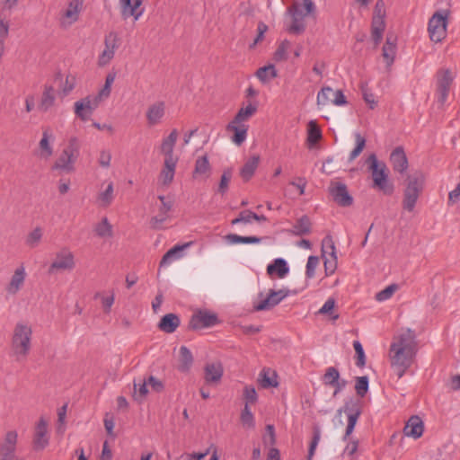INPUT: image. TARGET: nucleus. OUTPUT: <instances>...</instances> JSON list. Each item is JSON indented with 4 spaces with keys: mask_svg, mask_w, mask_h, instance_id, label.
<instances>
[{
    "mask_svg": "<svg viewBox=\"0 0 460 460\" xmlns=\"http://www.w3.org/2000/svg\"><path fill=\"white\" fill-rule=\"evenodd\" d=\"M418 352L416 335L411 329L402 330L394 337L390 346L391 366L398 378L403 376L414 362Z\"/></svg>",
    "mask_w": 460,
    "mask_h": 460,
    "instance_id": "1",
    "label": "nucleus"
},
{
    "mask_svg": "<svg viewBox=\"0 0 460 460\" xmlns=\"http://www.w3.org/2000/svg\"><path fill=\"white\" fill-rule=\"evenodd\" d=\"M32 328L29 323L18 322L13 331L12 351L17 360H24L31 349Z\"/></svg>",
    "mask_w": 460,
    "mask_h": 460,
    "instance_id": "2",
    "label": "nucleus"
},
{
    "mask_svg": "<svg viewBox=\"0 0 460 460\" xmlns=\"http://www.w3.org/2000/svg\"><path fill=\"white\" fill-rule=\"evenodd\" d=\"M367 164L371 172L373 181V188L377 189L384 194L391 195L394 192V185L389 182L388 168L384 162L377 159L375 154H371L367 159Z\"/></svg>",
    "mask_w": 460,
    "mask_h": 460,
    "instance_id": "3",
    "label": "nucleus"
},
{
    "mask_svg": "<svg viewBox=\"0 0 460 460\" xmlns=\"http://www.w3.org/2000/svg\"><path fill=\"white\" fill-rule=\"evenodd\" d=\"M80 155V146L76 137L69 139L68 145L56 160L52 169L70 173L75 170V163Z\"/></svg>",
    "mask_w": 460,
    "mask_h": 460,
    "instance_id": "4",
    "label": "nucleus"
},
{
    "mask_svg": "<svg viewBox=\"0 0 460 460\" xmlns=\"http://www.w3.org/2000/svg\"><path fill=\"white\" fill-rule=\"evenodd\" d=\"M425 177L421 172H416L408 177L407 186L403 192L402 208L411 212L423 189Z\"/></svg>",
    "mask_w": 460,
    "mask_h": 460,
    "instance_id": "5",
    "label": "nucleus"
},
{
    "mask_svg": "<svg viewBox=\"0 0 460 460\" xmlns=\"http://www.w3.org/2000/svg\"><path fill=\"white\" fill-rule=\"evenodd\" d=\"M75 267L74 253L69 248L64 247L56 252L49 268V274L72 271Z\"/></svg>",
    "mask_w": 460,
    "mask_h": 460,
    "instance_id": "6",
    "label": "nucleus"
},
{
    "mask_svg": "<svg viewBox=\"0 0 460 460\" xmlns=\"http://www.w3.org/2000/svg\"><path fill=\"white\" fill-rule=\"evenodd\" d=\"M448 12L447 10L435 13L429 19L428 31L434 42H440L447 35Z\"/></svg>",
    "mask_w": 460,
    "mask_h": 460,
    "instance_id": "7",
    "label": "nucleus"
},
{
    "mask_svg": "<svg viewBox=\"0 0 460 460\" xmlns=\"http://www.w3.org/2000/svg\"><path fill=\"white\" fill-rule=\"evenodd\" d=\"M295 291H291L288 288H283L279 290L270 289L268 295L263 297L262 294H260V300L254 304L253 307L255 311H268L278 305L286 297L295 295Z\"/></svg>",
    "mask_w": 460,
    "mask_h": 460,
    "instance_id": "8",
    "label": "nucleus"
},
{
    "mask_svg": "<svg viewBox=\"0 0 460 460\" xmlns=\"http://www.w3.org/2000/svg\"><path fill=\"white\" fill-rule=\"evenodd\" d=\"M290 15V23L287 25L286 30L292 34H301L305 30V16L307 12H304L301 4L294 3L288 9Z\"/></svg>",
    "mask_w": 460,
    "mask_h": 460,
    "instance_id": "9",
    "label": "nucleus"
},
{
    "mask_svg": "<svg viewBox=\"0 0 460 460\" xmlns=\"http://www.w3.org/2000/svg\"><path fill=\"white\" fill-rule=\"evenodd\" d=\"M316 104L319 108L329 104L344 106L347 104V100L342 91L333 90L330 86H324L317 93Z\"/></svg>",
    "mask_w": 460,
    "mask_h": 460,
    "instance_id": "10",
    "label": "nucleus"
},
{
    "mask_svg": "<svg viewBox=\"0 0 460 460\" xmlns=\"http://www.w3.org/2000/svg\"><path fill=\"white\" fill-rule=\"evenodd\" d=\"M119 45V38L117 32L111 31L104 38V49L98 57V66H106L115 56Z\"/></svg>",
    "mask_w": 460,
    "mask_h": 460,
    "instance_id": "11",
    "label": "nucleus"
},
{
    "mask_svg": "<svg viewBox=\"0 0 460 460\" xmlns=\"http://www.w3.org/2000/svg\"><path fill=\"white\" fill-rule=\"evenodd\" d=\"M100 104L101 102L90 94L75 102L74 111L81 120L87 121Z\"/></svg>",
    "mask_w": 460,
    "mask_h": 460,
    "instance_id": "12",
    "label": "nucleus"
},
{
    "mask_svg": "<svg viewBox=\"0 0 460 460\" xmlns=\"http://www.w3.org/2000/svg\"><path fill=\"white\" fill-rule=\"evenodd\" d=\"M83 7V0H71L60 16V25L68 28L78 21Z\"/></svg>",
    "mask_w": 460,
    "mask_h": 460,
    "instance_id": "13",
    "label": "nucleus"
},
{
    "mask_svg": "<svg viewBox=\"0 0 460 460\" xmlns=\"http://www.w3.org/2000/svg\"><path fill=\"white\" fill-rule=\"evenodd\" d=\"M17 438L16 431L11 430L5 434L4 439L0 446V460H19L15 454Z\"/></svg>",
    "mask_w": 460,
    "mask_h": 460,
    "instance_id": "14",
    "label": "nucleus"
},
{
    "mask_svg": "<svg viewBox=\"0 0 460 460\" xmlns=\"http://www.w3.org/2000/svg\"><path fill=\"white\" fill-rule=\"evenodd\" d=\"M120 13L124 20L133 17L137 21L145 13L142 0H119Z\"/></svg>",
    "mask_w": 460,
    "mask_h": 460,
    "instance_id": "15",
    "label": "nucleus"
},
{
    "mask_svg": "<svg viewBox=\"0 0 460 460\" xmlns=\"http://www.w3.org/2000/svg\"><path fill=\"white\" fill-rule=\"evenodd\" d=\"M329 192L333 200L341 207H349L353 203V198L349 193L347 186L342 182H332Z\"/></svg>",
    "mask_w": 460,
    "mask_h": 460,
    "instance_id": "16",
    "label": "nucleus"
},
{
    "mask_svg": "<svg viewBox=\"0 0 460 460\" xmlns=\"http://www.w3.org/2000/svg\"><path fill=\"white\" fill-rule=\"evenodd\" d=\"M54 140L55 137L52 130L49 128L43 129L41 139L39 142L37 156L43 160H49L54 153Z\"/></svg>",
    "mask_w": 460,
    "mask_h": 460,
    "instance_id": "17",
    "label": "nucleus"
},
{
    "mask_svg": "<svg viewBox=\"0 0 460 460\" xmlns=\"http://www.w3.org/2000/svg\"><path fill=\"white\" fill-rule=\"evenodd\" d=\"M217 322V316L215 314L208 311H199L192 315L190 326L194 330H198L214 326Z\"/></svg>",
    "mask_w": 460,
    "mask_h": 460,
    "instance_id": "18",
    "label": "nucleus"
},
{
    "mask_svg": "<svg viewBox=\"0 0 460 460\" xmlns=\"http://www.w3.org/2000/svg\"><path fill=\"white\" fill-rule=\"evenodd\" d=\"M224 374V367L220 362H209L204 367V379L208 385H218Z\"/></svg>",
    "mask_w": 460,
    "mask_h": 460,
    "instance_id": "19",
    "label": "nucleus"
},
{
    "mask_svg": "<svg viewBox=\"0 0 460 460\" xmlns=\"http://www.w3.org/2000/svg\"><path fill=\"white\" fill-rule=\"evenodd\" d=\"M424 432V422L418 415H412L406 421L403 428V434L414 439L420 438Z\"/></svg>",
    "mask_w": 460,
    "mask_h": 460,
    "instance_id": "20",
    "label": "nucleus"
},
{
    "mask_svg": "<svg viewBox=\"0 0 460 460\" xmlns=\"http://www.w3.org/2000/svg\"><path fill=\"white\" fill-rule=\"evenodd\" d=\"M26 279V271L23 266L18 267L5 286V291L9 296H15L23 287Z\"/></svg>",
    "mask_w": 460,
    "mask_h": 460,
    "instance_id": "21",
    "label": "nucleus"
},
{
    "mask_svg": "<svg viewBox=\"0 0 460 460\" xmlns=\"http://www.w3.org/2000/svg\"><path fill=\"white\" fill-rule=\"evenodd\" d=\"M342 411H344L348 416V424L344 436V439H346L353 432L361 411L356 403H351V405L347 403L343 409L338 410V414L341 415Z\"/></svg>",
    "mask_w": 460,
    "mask_h": 460,
    "instance_id": "22",
    "label": "nucleus"
},
{
    "mask_svg": "<svg viewBox=\"0 0 460 460\" xmlns=\"http://www.w3.org/2000/svg\"><path fill=\"white\" fill-rule=\"evenodd\" d=\"M33 444L37 450L44 449L49 444L48 423L43 418L36 425Z\"/></svg>",
    "mask_w": 460,
    "mask_h": 460,
    "instance_id": "23",
    "label": "nucleus"
},
{
    "mask_svg": "<svg viewBox=\"0 0 460 460\" xmlns=\"http://www.w3.org/2000/svg\"><path fill=\"white\" fill-rule=\"evenodd\" d=\"M390 162L394 172L403 173L408 169V159L402 146H397L390 155Z\"/></svg>",
    "mask_w": 460,
    "mask_h": 460,
    "instance_id": "24",
    "label": "nucleus"
},
{
    "mask_svg": "<svg viewBox=\"0 0 460 460\" xmlns=\"http://www.w3.org/2000/svg\"><path fill=\"white\" fill-rule=\"evenodd\" d=\"M103 190H101L97 196L95 203L100 208H107L109 207L113 199H114V185L112 181H104L102 184V188L104 187Z\"/></svg>",
    "mask_w": 460,
    "mask_h": 460,
    "instance_id": "25",
    "label": "nucleus"
},
{
    "mask_svg": "<svg viewBox=\"0 0 460 460\" xmlns=\"http://www.w3.org/2000/svg\"><path fill=\"white\" fill-rule=\"evenodd\" d=\"M192 244L191 242L185 243L183 244H177L171 248L163 256L160 261V267H166L170 265L172 261L179 260L183 257V252L189 248Z\"/></svg>",
    "mask_w": 460,
    "mask_h": 460,
    "instance_id": "26",
    "label": "nucleus"
},
{
    "mask_svg": "<svg viewBox=\"0 0 460 460\" xmlns=\"http://www.w3.org/2000/svg\"><path fill=\"white\" fill-rule=\"evenodd\" d=\"M165 104L164 102H156L151 104L146 111V119L150 126H155L162 121L164 116Z\"/></svg>",
    "mask_w": 460,
    "mask_h": 460,
    "instance_id": "27",
    "label": "nucleus"
},
{
    "mask_svg": "<svg viewBox=\"0 0 460 460\" xmlns=\"http://www.w3.org/2000/svg\"><path fill=\"white\" fill-rule=\"evenodd\" d=\"M56 102V90L50 84H44L43 91L39 103V109L41 111H49Z\"/></svg>",
    "mask_w": 460,
    "mask_h": 460,
    "instance_id": "28",
    "label": "nucleus"
},
{
    "mask_svg": "<svg viewBox=\"0 0 460 460\" xmlns=\"http://www.w3.org/2000/svg\"><path fill=\"white\" fill-rule=\"evenodd\" d=\"M249 126L246 123H234L232 120L226 127V130L233 132L232 141L237 145H242L246 137Z\"/></svg>",
    "mask_w": 460,
    "mask_h": 460,
    "instance_id": "29",
    "label": "nucleus"
},
{
    "mask_svg": "<svg viewBox=\"0 0 460 460\" xmlns=\"http://www.w3.org/2000/svg\"><path fill=\"white\" fill-rule=\"evenodd\" d=\"M158 199L161 200V207L159 208V214L151 218V225L154 228H159L161 225L168 218V213L172 208V202L167 201L164 196H159Z\"/></svg>",
    "mask_w": 460,
    "mask_h": 460,
    "instance_id": "30",
    "label": "nucleus"
},
{
    "mask_svg": "<svg viewBox=\"0 0 460 460\" xmlns=\"http://www.w3.org/2000/svg\"><path fill=\"white\" fill-rule=\"evenodd\" d=\"M177 159H164V167L159 175V181L163 185H169L175 174Z\"/></svg>",
    "mask_w": 460,
    "mask_h": 460,
    "instance_id": "31",
    "label": "nucleus"
},
{
    "mask_svg": "<svg viewBox=\"0 0 460 460\" xmlns=\"http://www.w3.org/2000/svg\"><path fill=\"white\" fill-rule=\"evenodd\" d=\"M289 272V267L287 261L282 258H278L273 261L272 263L267 266V273L270 277L277 275L278 278L283 279Z\"/></svg>",
    "mask_w": 460,
    "mask_h": 460,
    "instance_id": "32",
    "label": "nucleus"
},
{
    "mask_svg": "<svg viewBox=\"0 0 460 460\" xmlns=\"http://www.w3.org/2000/svg\"><path fill=\"white\" fill-rule=\"evenodd\" d=\"M178 138V132L176 129L172 130L168 137H164L162 141L160 150L164 155L165 159H176L173 157V149Z\"/></svg>",
    "mask_w": 460,
    "mask_h": 460,
    "instance_id": "33",
    "label": "nucleus"
},
{
    "mask_svg": "<svg viewBox=\"0 0 460 460\" xmlns=\"http://www.w3.org/2000/svg\"><path fill=\"white\" fill-rule=\"evenodd\" d=\"M180 318L174 314H167L162 317L158 328L166 332L172 333L180 325Z\"/></svg>",
    "mask_w": 460,
    "mask_h": 460,
    "instance_id": "34",
    "label": "nucleus"
},
{
    "mask_svg": "<svg viewBox=\"0 0 460 460\" xmlns=\"http://www.w3.org/2000/svg\"><path fill=\"white\" fill-rule=\"evenodd\" d=\"M179 354V371L189 372L193 364V356L190 350L186 346H181Z\"/></svg>",
    "mask_w": 460,
    "mask_h": 460,
    "instance_id": "35",
    "label": "nucleus"
},
{
    "mask_svg": "<svg viewBox=\"0 0 460 460\" xmlns=\"http://www.w3.org/2000/svg\"><path fill=\"white\" fill-rule=\"evenodd\" d=\"M383 58L388 66H390L395 58L396 55V43L395 38L387 36L386 41L383 47Z\"/></svg>",
    "mask_w": 460,
    "mask_h": 460,
    "instance_id": "36",
    "label": "nucleus"
},
{
    "mask_svg": "<svg viewBox=\"0 0 460 460\" xmlns=\"http://www.w3.org/2000/svg\"><path fill=\"white\" fill-rule=\"evenodd\" d=\"M257 110L258 105L256 103L249 102L238 111L233 120L234 123H245L256 113Z\"/></svg>",
    "mask_w": 460,
    "mask_h": 460,
    "instance_id": "37",
    "label": "nucleus"
},
{
    "mask_svg": "<svg viewBox=\"0 0 460 460\" xmlns=\"http://www.w3.org/2000/svg\"><path fill=\"white\" fill-rule=\"evenodd\" d=\"M260 163V156L259 155H253L249 160L245 162L243 166L242 167L240 171V175L243 178V181H249L252 175L254 174L258 165Z\"/></svg>",
    "mask_w": 460,
    "mask_h": 460,
    "instance_id": "38",
    "label": "nucleus"
},
{
    "mask_svg": "<svg viewBox=\"0 0 460 460\" xmlns=\"http://www.w3.org/2000/svg\"><path fill=\"white\" fill-rule=\"evenodd\" d=\"M385 29V17L373 16L372 38L376 44H378L381 41Z\"/></svg>",
    "mask_w": 460,
    "mask_h": 460,
    "instance_id": "39",
    "label": "nucleus"
},
{
    "mask_svg": "<svg viewBox=\"0 0 460 460\" xmlns=\"http://www.w3.org/2000/svg\"><path fill=\"white\" fill-rule=\"evenodd\" d=\"M311 232V222L306 216L300 217L293 226L290 233L296 236L307 234Z\"/></svg>",
    "mask_w": 460,
    "mask_h": 460,
    "instance_id": "40",
    "label": "nucleus"
},
{
    "mask_svg": "<svg viewBox=\"0 0 460 460\" xmlns=\"http://www.w3.org/2000/svg\"><path fill=\"white\" fill-rule=\"evenodd\" d=\"M116 78V74L114 72H111L106 75L105 84L102 88L96 94H93L100 102L106 100L111 92V85L114 83Z\"/></svg>",
    "mask_w": 460,
    "mask_h": 460,
    "instance_id": "41",
    "label": "nucleus"
},
{
    "mask_svg": "<svg viewBox=\"0 0 460 460\" xmlns=\"http://www.w3.org/2000/svg\"><path fill=\"white\" fill-rule=\"evenodd\" d=\"M210 172V164L207 155L199 157L195 163L193 176H204L208 178Z\"/></svg>",
    "mask_w": 460,
    "mask_h": 460,
    "instance_id": "42",
    "label": "nucleus"
},
{
    "mask_svg": "<svg viewBox=\"0 0 460 460\" xmlns=\"http://www.w3.org/2000/svg\"><path fill=\"white\" fill-rule=\"evenodd\" d=\"M94 232L96 235L102 238H110L113 234L112 226L110 224L107 217H103L101 222H99L94 226Z\"/></svg>",
    "mask_w": 460,
    "mask_h": 460,
    "instance_id": "43",
    "label": "nucleus"
},
{
    "mask_svg": "<svg viewBox=\"0 0 460 460\" xmlns=\"http://www.w3.org/2000/svg\"><path fill=\"white\" fill-rule=\"evenodd\" d=\"M278 73L274 65H268L260 67L256 72V76L262 83H268L271 79L277 77Z\"/></svg>",
    "mask_w": 460,
    "mask_h": 460,
    "instance_id": "44",
    "label": "nucleus"
},
{
    "mask_svg": "<svg viewBox=\"0 0 460 460\" xmlns=\"http://www.w3.org/2000/svg\"><path fill=\"white\" fill-rule=\"evenodd\" d=\"M291 48V42L288 40H282L273 55V59L276 62L286 61L288 58V52Z\"/></svg>",
    "mask_w": 460,
    "mask_h": 460,
    "instance_id": "45",
    "label": "nucleus"
},
{
    "mask_svg": "<svg viewBox=\"0 0 460 460\" xmlns=\"http://www.w3.org/2000/svg\"><path fill=\"white\" fill-rule=\"evenodd\" d=\"M226 240L231 244H237V243H260L261 241V238L257 236H241L235 234H230L226 235Z\"/></svg>",
    "mask_w": 460,
    "mask_h": 460,
    "instance_id": "46",
    "label": "nucleus"
},
{
    "mask_svg": "<svg viewBox=\"0 0 460 460\" xmlns=\"http://www.w3.org/2000/svg\"><path fill=\"white\" fill-rule=\"evenodd\" d=\"M360 91L362 93L363 100L367 104L369 109L373 110L377 106V101L376 100L375 94L368 88L367 83H362L360 85Z\"/></svg>",
    "mask_w": 460,
    "mask_h": 460,
    "instance_id": "47",
    "label": "nucleus"
},
{
    "mask_svg": "<svg viewBox=\"0 0 460 460\" xmlns=\"http://www.w3.org/2000/svg\"><path fill=\"white\" fill-rule=\"evenodd\" d=\"M43 235V230L40 226L35 227L31 231L25 240L28 246L34 248L39 245Z\"/></svg>",
    "mask_w": 460,
    "mask_h": 460,
    "instance_id": "48",
    "label": "nucleus"
},
{
    "mask_svg": "<svg viewBox=\"0 0 460 460\" xmlns=\"http://www.w3.org/2000/svg\"><path fill=\"white\" fill-rule=\"evenodd\" d=\"M450 83H451L450 72L448 70L444 71L443 75L438 79V91H439L443 100H445L447 95Z\"/></svg>",
    "mask_w": 460,
    "mask_h": 460,
    "instance_id": "49",
    "label": "nucleus"
},
{
    "mask_svg": "<svg viewBox=\"0 0 460 460\" xmlns=\"http://www.w3.org/2000/svg\"><path fill=\"white\" fill-rule=\"evenodd\" d=\"M354 137L356 141V146L349 154V162L355 160L361 154V152L366 146V138L364 137H362L359 133H355Z\"/></svg>",
    "mask_w": 460,
    "mask_h": 460,
    "instance_id": "50",
    "label": "nucleus"
},
{
    "mask_svg": "<svg viewBox=\"0 0 460 460\" xmlns=\"http://www.w3.org/2000/svg\"><path fill=\"white\" fill-rule=\"evenodd\" d=\"M322 137V132L317 126L316 122L311 120L308 123V134H307V141L309 144L314 145L317 143Z\"/></svg>",
    "mask_w": 460,
    "mask_h": 460,
    "instance_id": "51",
    "label": "nucleus"
},
{
    "mask_svg": "<svg viewBox=\"0 0 460 460\" xmlns=\"http://www.w3.org/2000/svg\"><path fill=\"white\" fill-rule=\"evenodd\" d=\"M322 253L327 256L337 255L333 239L330 234L326 235L322 241Z\"/></svg>",
    "mask_w": 460,
    "mask_h": 460,
    "instance_id": "52",
    "label": "nucleus"
},
{
    "mask_svg": "<svg viewBox=\"0 0 460 460\" xmlns=\"http://www.w3.org/2000/svg\"><path fill=\"white\" fill-rule=\"evenodd\" d=\"M241 421L244 428L253 429L255 426L254 417L248 405H244L241 413Z\"/></svg>",
    "mask_w": 460,
    "mask_h": 460,
    "instance_id": "53",
    "label": "nucleus"
},
{
    "mask_svg": "<svg viewBox=\"0 0 460 460\" xmlns=\"http://www.w3.org/2000/svg\"><path fill=\"white\" fill-rule=\"evenodd\" d=\"M147 386L148 385L146 384L145 378L142 381H139L138 383H137L136 380L134 381V397L136 400L141 401L146 396V394H148Z\"/></svg>",
    "mask_w": 460,
    "mask_h": 460,
    "instance_id": "54",
    "label": "nucleus"
},
{
    "mask_svg": "<svg viewBox=\"0 0 460 460\" xmlns=\"http://www.w3.org/2000/svg\"><path fill=\"white\" fill-rule=\"evenodd\" d=\"M323 257L324 259L323 264H324L325 274L327 276L333 274L335 272V270L337 269V265H338L337 255H333V256L323 255Z\"/></svg>",
    "mask_w": 460,
    "mask_h": 460,
    "instance_id": "55",
    "label": "nucleus"
},
{
    "mask_svg": "<svg viewBox=\"0 0 460 460\" xmlns=\"http://www.w3.org/2000/svg\"><path fill=\"white\" fill-rule=\"evenodd\" d=\"M261 376V385L263 387H276L278 385L275 373L263 369Z\"/></svg>",
    "mask_w": 460,
    "mask_h": 460,
    "instance_id": "56",
    "label": "nucleus"
},
{
    "mask_svg": "<svg viewBox=\"0 0 460 460\" xmlns=\"http://www.w3.org/2000/svg\"><path fill=\"white\" fill-rule=\"evenodd\" d=\"M355 390L358 396H365L368 391V377L366 376L357 377Z\"/></svg>",
    "mask_w": 460,
    "mask_h": 460,
    "instance_id": "57",
    "label": "nucleus"
},
{
    "mask_svg": "<svg viewBox=\"0 0 460 460\" xmlns=\"http://www.w3.org/2000/svg\"><path fill=\"white\" fill-rule=\"evenodd\" d=\"M338 378H340V373L338 369L333 367H330L326 369V372L323 376V383L326 385L332 386Z\"/></svg>",
    "mask_w": 460,
    "mask_h": 460,
    "instance_id": "58",
    "label": "nucleus"
},
{
    "mask_svg": "<svg viewBox=\"0 0 460 460\" xmlns=\"http://www.w3.org/2000/svg\"><path fill=\"white\" fill-rule=\"evenodd\" d=\"M253 218H257V214L251 210H244L239 214L238 217L232 221V225H237L239 223L249 224L252 223Z\"/></svg>",
    "mask_w": 460,
    "mask_h": 460,
    "instance_id": "59",
    "label": "nucleus"
},
{
    "mask_svg": "<svg viewBox=\"0 0 460 460\" xmlns=\"http://www.w3.org/2000/svg\"><path fill=\"white\" fill-rule=\"evenodd\" d=\"M396 290L397 286L395 284L389 285L376 295V299L379 302L388 300Z\"/></svg>",
    "mask_w": 460,
    "mask_h": 460,
    "instance_id": "60",
    "label": "nucleus"
},
{
    "mask_svg": "<svg viewBox=\"0 0 460 460\" xmlns=\"http://www.w3.org/2000/svg\"><path fill=\"white\" fill-rule=\"evenodd\" d=\"M319 264V258L317 256L311 255L308 257L306 263L305 275L306 278L312 279L314 277L315 270Z\"/></svg>",
    "mask_w": 460,
    "mask_h": 460,
    "instance_id": "61",
    "label": "nucleus"
},
{
    "mask_svg": "<svg viewBox=\"0 0 460 460\" xmlns=\"http://www.w3.org/2000/svg\"><path fill=\"white\" fill-rule=\"evenodd\" d=\"M353 348L357 354V366L359 367H364L366 364V356L361 343L358 341H354Z\"/></svg>",
    "mask_w": 460,
    "mask_h": 460,
    "instance_id": "62",
    "label": "nucleus"
},
{
    "mask_svg": "<svg viewBox=\"0 0 460 460\" xmlns=\"http://www.w3.org/2000/svg\"><path fill=\"white\" fill-rule=\"evenodd\" d=\"M111 162V152L108 149H102L98 156V164L102 168H109Z\"/></svg>",
    "mask_w": 460,
    "mask_h": 460,
    "instance_id": "63",
    "label": "nucleus"
},
{
    "mask_svg": "<svg viewBox=\"0 0 460 460\" xmlns=\"http://www.w3.org/2000/svg\"><path fill=\"white\" fill-rule=\"evenodd\" d=\"M232 178V172L231 170H226L223 172L220 182L218 185V192L221 194H225L228 190V185Z\"/></svg>",
    "mask_w": 460,
    "mask_h": 460,
    "instance_id": "64",
    "label": "nucleus"
}]
</instances>
